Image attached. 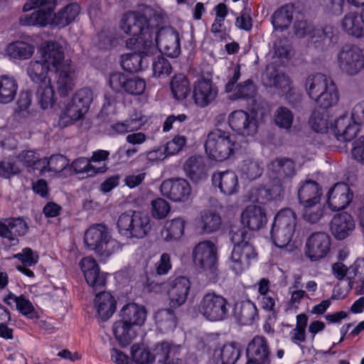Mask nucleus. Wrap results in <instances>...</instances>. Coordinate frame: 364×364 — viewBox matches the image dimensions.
<instances>
[{
    "label": "nucleus",
    "instance_id": "nucleus-57",
    "mask_svg": "<svg viewBox=\"0 0 364 364\" xmlns=\"http://www.w3.org/2000/svg\"><path fill=\"white\" fill-rule=\"evenodd\" d=\"M220 216L213 212H205L201 215L200 226L203 231L206 233L213 232L219 230L221 225Z\"/></svg>",
    "mask_w": 364,
    "mask_h": 364
},
{
    "label": "nucleus",
    "instance_id": "nucleus-37",
    "mask_svg": "<svg viewBox=\"0 0 364 364\" xmlns=\"http://www.w3.org/2000/svg\"><path fill=\"white\" fill-rule=\"evenodd\" d=\"M4 301L8 305L11 306L14 304L16 305V309L24 316L28 318H37L38 314L35 309L31 301L24 295L16 296L10 292L4 299Z\"/></svg>",
    "mask_w": 364,
    "mask_h": 364
},
{
    "label": "nucleus",
    "instance_id": "nucleus-36",
    "mask_svg": "<svg viewBox=\"0 0 364 364\" xmlns=\"http://www.w3.org/2000/svg\"><path fill=\"white\" fill-rule=\"evenodd\" d=\"M186 222L181 217H177L165 222L161 236L166 242H176L179 240L184 234Z\"/></svg>",
    "mask_w": 364,
    "mask_h": 364
},
{
    "label": "nucleus",
    "instance_id": "nucleus-25",
    "mask_svg": "<svg viewBox=\"0 0 364 364\" xmlns=\"http://www.w3.org/2000/svg\"><path fill=\"white\" fill-rule=\"evenodd\" d=\"M240 223L243 228L251 231L262 229L267 223L265 210L258 205H248L241 213Z\"/></svg>",
    "mask_w": 364,
    "mask_h": 364
},
{
    "label": "nucleus",
    "instance_id": "nucleus-22",
    "mask_svg": "<svg viewBox=\"0 0 364 364\" xmlns=\"http://www.w3.org/2000/svg\"><path fill=\"white\" fill-rule=\"evenodd\" d=\"M28 230V225L21 218H11L0 222V237L6 240L11 247L18 245V237L25 235Z\"/></svg>",
    "mask_w": 364,
    "mask_h": 364
},
{
    "label": "nucleus",
    "instance_id": "nucleus-31",
    "mask_svg": "<svg viewBox=\"0 0 364 364\" xmlns=\"http://www.w3.org/2000/svg\"><path fill=\"white\" fill-rule=\"evenodd\" d=\"M270 350L267 340L262 336H255L247 347V357L262 363L269 361Z\"/></svg>",
    "mask_w": 364,
    "mask_h": 364
},
{
    "label": "nucleus",
    "instance_id": "nucleus-48",
    "mask_svg": "<svg viewBox=\"0 0 364 364\" xmlns=\"http://www.w3.org/2000/svg\"><path fill=\"white\" fill-rule=\"evenodd\" d=\"M338 100V90L333 81L314 101L318 107L326 109L337 105Z\"/></svg>",
    "mask_w": 364,
    "mask_h": 364
},
{
    "label": "nucleus",
    "instance_id": "nucleus-12",
    "mask_svg": "<svg viewBox=\"0 0 364 364\" xmlns=\"http://www.w3.org/2000/svg\"><path fill=\"white\" fill-rule=\"evenodd\" d=\"M351 119L353 121V124L348 117L341 116L331 124V129L338 141L352 140L358 132V126L364 124V101L353 107Z\"/></svg>",
    "mask_w": 364,
    "mask_h": 364
},
{
    "label": "nucleus",
    "instance_id": "nucleus-30",
    "mask_svg": "<svg viewBox=\"0 0 364 364\" xmlns=\"http://www.w3.org/2000/svg\"><path fill=\"white\" fill-rule=\"evenodd\" d=\"M355 228V221L353 217L342 213L336 215L331 223V231L337 240H343L348 237Z\"/></svg>",
    "mask_w": 364,
    "mask_h": 364
},
{
    "label": "nucleus",
    "instance_id": "nucleus-46",
    "mask_svg": "<svg viewBox=\"0 0 364 364\" xmlns=\"http://www.w3.org/2000/svg\"><path fill=\"white\" fill-rule=\"evenodd\" d=\"M18 90L16 79L9 75L0 76V103L7 104L13 101Z\"/></svg>",
    "mask_w": 364,
    "mask_h": 364
},
{
    "label": "nucleus",
    "instance_id": "nucleus-35",
    "mask_svg": "<svg viewBox=\"0 0 364 364\" xmlns=\"http://www.w3.org/2000/svg\"><path fill=\"white\" fill-rule=\"evenodd\" d=\"M333 80L321 73L309 75L305 81L304 87L309 97L314 100L328 87Z\"/></svg>",
    "mask_w": 364,
    "mask_h": 364
},
{
    "label": "nucleus",
    "instance_id": "nucleus-24",
    "mask_svg": "<svg viewBox=\"0 0 364 364\" xmlns=\"http://www.w3.org/2000/svg\"><path fill=\"white\" fill-rule=\"evenodd\" d=\"M353 196V192L346 183H337L328 193L327 203L332 211H338L350 204Z\"/></svg>",
    "mask_w": 364,
    "mask_h": 364
},
{
    "label": "nucleus",
    "instance_id": "nucleus-43",
    "mask_svg": "<svg viewBox=\"0 0 364 364\" xmlns=\"http://www.w3.org/2000/svg\"><path fill=\"white\" fill-rule=\"evenodd\" d=\"M144 117L136 114L124 120L117 122L109 127L110 135L125 134L139 129L144 124Z\"/></svg>",
    "mask_w": 364,
    "mask_h": 364
},
{
    "label": "nucleus",
    "instance_id": "nucleus-63",
    "mask_svg": "<svg viewBox=\"0 0 364 364\" xmlns=\"http://www.w3.org/2000/svg\"><path fill=\"white\" fill-rule=\"evenodd\" d=\"M13 257L19 260L22 265L28 267L36 265L39 260L38 253L30 247L23 248L21 252L15 254Z\"/></svg>",
    "mask_w": 364,
    "mask_h": 364
},
{
    "label": "nucleus",
    "instance_id": "nucleus-61",
    "mask_svg": "<svg viewBox=\"0 0 364 364\" xmlns=\"http://www.w3.org/2000/svg\"><path fill=\"white\" fill-rule=\"evenodd\" d=\"M274 120L276 125L279 127L289 129L293 124L294 114L288 108L280 107L274 113Z\"/></svg>",
    "mask_w": 364,
    "mask_h": 364
},
{
    "label": "nucleus",
    "instance_id": "nucleus-56",
    "mask_svg": "<svg viewBox=\"0 0 364 364\" xmlns=\"http://www.w3.org/2000/svg\"><path fill=\"white\" fill-rule=\"evenodd\" d=\"M130 353L133 364H153L151 353L144 345L134 344Z\"/></svg>",
    "mask_w": 364,
    "mask_h": 364
},
{
    "label": "nucleus",
    "instance_id": "nucleus-64",
    "mask_svg": "<svg viewBox=\"0 0 364 364\" xmlns=\"http://www.w3.org/2000/svg\"><path fill=\"white\" fill-rule=\"evenodd\" d=\"M171 207L169 203L162 198H156L151 203V213L154 218H165L169 213Z\"/></svg>",
    "mask_w": 364,
    "mask_h": 364
},
{
    "label": "nucleus",
    "instance_id": "nucleus-50",
    "mask_svg": "<svg viewBox=\"0 0 364 364\" xmlns=\"http://www.w3.org/2000/svg\"><path fill=\"white\" fill-rule=\"evenodd\" d=\"M34 46L24 41L11 43L6 48V53L11 58L18 60L30 58L34 53Z\"/></svg>",
    "mask_w": 364,
    "mask_h": 364
},
{
    "label": "nucleus",
    "instance_id": "nucleus-58",
    "mask_svg": "<svg viewBox=\"0 0 364 364\" xmlns=\"http://www.w3.org/2000/svg\"><path fill=\"white\" fill-rule=\"evenodd\" d=\"M156 323L161 328L173 329L176 326V317L174 312L170 309H161L155 314Z\"/></svg>",
    "mask_w": 364,
    "mask_h": 364
},
{
    "label": "nucleus",
    "instance_id": "nucleus-52",
    "mask_svg": "<svg viewBox=\"0 0 364 364\" xmlns=\"http://www.w3.org/2000/svg\"><path fill=\"white\" fill-rule=\"evenodd\" d=\"M17 159L28 168V172L34 173L36 170H38L41 173L43 158L41 159L36 151H22L17 156Z\"/></svg>",
    "mask_w": 364,
    "mask_h": 364
},
{
    "label": "nucleus",
    "instance_id": "nucleus-29",
    "mask_svg": "<svg viewBox=\"0 0 364 364\" xmlns=\"http://www.w3.org/2000/svg\"><path fill=\"white\" fill-rule=\"evenodd\" d=\"M215 18L210 27L215 41L222 42L225 41L229 34L225 25V20L229 14V9L225 3H219L213 8Z\"/></svg>",
    "mask_w": 364,
    "mask_h": 364
},
{
    "label": "nucleus",
    "instance_id": "nucleus-16",
    "mask_svg": "<svg viewBox=\"0 0 364 364\" xmlns=\"http://www.w3.org/2000/svg\"><path fill=\"white\" fill-rule=\"evenodd\" d=\"M109 85L117 92H125L131 95H141L146 90V82L137 77H129L125 74L116 72L110 74Z\"/></svg>",
    "mask_w": 364,
    "mask_h": 364
},
{
    "label": "nucleus",
    "instance_id": "nucleus-19",
    "mask_svg": "<svg viewBox=\"0 0 364 364\" xmlns=\"http://www.w3.org/2000/svg\"><path fill=\"white\" fill-rule=\"evenodd\" d=\"M193 260L196 266L213 272L218 263V250L215 244L209 240L199 242L193 248Z\"/></svg>",
    "mask_w": 364,
    "mask_h": 364
},
{
    "label": "nucleus",
    "instance_id": "nucleus-42",
    "mask_svg": "<svg viewBox=\"0 0 364 364\" xmlns=\"http://www.w3.org/2000/svg\"><path fill=\"white\" fill-rule=\"evenodd\" d=\"M180 352V346L164 341L157 343L151 353L153 364H168V359L171 356L178 355Z\"/></svg>",
    "mask_w": 364,
    "mask_h": 364
},
{
    "label": "nucleus",
    "instance_id": "nucleus-20",
    "mask_svg": "<svg viewBox=\"0 0 364 364\" xmlns=\"http://www.w3.org/2000/svg\"><path fill=\"white\" fill-rule=\"evenodd\" d=\"M80 267L87 284L95 291L105 287L107 274L100 272V267L94 258L92 257H83L80 262Z\"/></svg>",
    "mask_w": 364,
    "mask_h": 364
},
{
    "label": "nucleus",
    "instance_id": "nucleus-7",
    "mask_svg": "<svg viewBox=\"0 0 364 364\" xmlns=\"http://www.w3.org/2000/svg\"><path fill=\"white\" fill-rule=\"evenodd\" d=\"M117 228L119 235L127 239H142L151 230V219L143 212L129 210L119 215Z\"/></svg>",
    "mask_w": 364,
    "mask_h": 364
},
{
    "label": "nucleus",
    "instance_id": "nucleus-1",
    "mask_svg": "<svg viewBox=\"0 0 364 364\" xmlns=\"http://www.w3.org/2000/svg\"><path fill=\"white\" fill-rule=\"evenodd\" d=\"M41 61H31L27 73L36 83L46 84L53 75L56 89L60 96H67L75 86V69L70 60L64 59L62 46L56 42H47L41 48Z\"/></svg>",
    "mask_w": 364,
    "mask_h": 364
},
{
    "label": "nucleus",
    "instance_id": "nucleus-23",
    "mask_svg": "<svg viewBox=\"0 0 364 364\" xmlns=\"http://www.w3.org/2000/svg\"><path fill=\"white\" fill-rule=\"evenodd\" d=\"M267 172L272 181L283 186L285 180L294 175V163L288 158H277L267 165Z\"/></svg>",
    "mask_w": 364,
    "mask_h": 364
},
{
    "label": "nucleus",
    "instance_id": "nucleus-53",
    "mask_svg": "<svg viewBox=\"0 0 364 364\" xmlns=\"http://www.w3.org/2000/svg\"><path fill=\"white\" fill-rule=\"evenodd\" d=\"M37 96L41 107L43 109H48L53 107L55 102L54 95V87L51 84L50 78L46 84L39 85L37 91Z\"/></svg>",
    "mask_w": 364,
    "mask_h": 364
},
{
    "label": "nucleus",
    "instance_id": "nucleus-45",
    "mask_svg": "<svg viewBox=\"0 0 364 364\" xmlns=\"http://www.w3.org/2000/svg\"><path fill=\"white\" fill-rule=\"evenodd\" d=\"M240 355V348L234 343L225 345L215 349L213 358L216 364H234Z\"/></svg>",
    "mask_w": 364,
    "mask_h": 364
},
{
    "label": "nucleus",
    "instance_id": "nucleus-21",
    "mask_svg": "<svg viewBox=\"0 0 364 364\" xmlns=\"http://www.w3.org/2000/svg\"><path fill=\"white\" fill-rule=\"evenodd\" d=\"M157 47L161 53L168 57L176 58L181 53L180 37L173 28L161 29L156 36Z\"/></svg>",
    "mask_w": 364,
    "mask_h": 364
},
{
    "label": "nucleus",
    "instance_id": "nucleus-14",
    "mask_svg": "<svg viewBox=\"0 0 364 364\" xmlns=\"http://www.w3.org/2000/svg\"><path fill=\"white\" fill-rule=\"evenodd\" d=\"M331 240L324 232H315L307 238L304 246V255L311 262L324 259L330 252Z\"/></svg>",
    "mask_w": 364,
    "mask_h": 364
},
{
    "label": "nucleus",
    "instance_id": "nucleus-44",
    "mask_svg": "<svg viewBox=\"0 0 364 364\" xmlns=\"http://www.w3.org/2000/svg\"><path fill=\"white\" fill-rule=\"evenodd\" d=\"M72 168L75 173L82 175V178L92 177L97 173H103L108 169L107 165L95 166L85 157H80L73 161Z\"/></svg>",
    "mask_w": 364,
    "mask_h": 364
},
{
    "label": "nucleus",
    "instance_id": "nucleus-34",
    "mask_svg": "<svg viewBox=\"0 0 364 364\" xmlns=\"http://www.w3.org/2000/svg\"><path fill=\"white\" fill-rule=\"evenodd\" d=\"M149 55L144 50L122 55L121 66L127 72L137 73L147 67Z\"/></svg>",
    "mask_w": 364,
    "mask_h": 364
},
{
    "label": "nucleus",
    "instance_id": "nucleus-6",
    "mask_svg": "<svg viewBox=\"0 0 364 364\" xmlns=\"http://www.w3.org/2000/svg\"><path fill=\"white\" fill-rule=\"evenodd\" d=\"M84 242L89 250L101 257L107 258L122 250V245L112 237L108 227L102 223L92 225L85 233Z\"/></svg>",
    "mask_w": 364,
    "mask_h": 364
},
{
    "label": "nucleus",
    "instance_id": "nucleus-47",
    "mask_svg": "<svg viewBox=\"0 0 364 364\" xmlns=\"http://www.w3.org/2000/svg\"><path fill=\"white\" fill-rule=\"evenodd\" d=\"M173 97L177 100L186 99L191 93L188 79L182 74L174 75L170 82Z\"/></svg>",
    "mask_w": 364,
    "mask_h": 364
},
{
    "label": "nucleus",
    "instance_id": "nucleus-32",
    "mask_svg": "<svg viewBox=\"0 0 364 364\" xmlns=\"http://www.w3.org/2000/svg\"><path fill=\"white\" fill-rule=\"evenodd\" d=\"M234 316L241 325L252 324L259 317L256 304L249 299L236 303Z\"/></svg>",
    "mask_w": 364,
    "mask_h": 364
},
{
    "label": "nucleus",
    "instance_id": "nucleus-11",
    "mask_svg": "<svg viewBox=\"0 0 364 364\" xmlns=\"http://www.w3.org/2000/svg\"><path fill=\"white\" fill-rule=\"evenodd\" d=\"M294 28L297 37H307L309 43L314 44L316 48L323 49L334 43L336 37L333 26H326L322 28H315L306 21H301L296 22Z\"/></svg>",
    "mask_w": 364,
    "mask_h": 364
},
{
    "label": "nucleus",
    "instance_id": "nucleus-55",
    "mask_svg": "<svg viewBox=\"0 0 364 364\" xmlns=\"http://www.w3.org/2000/svg\"><path fill=\"white\" fill-rule=\"evenodd\" d=\"M272 225L295 231L296 215L290 208L282 209L275 215Z\"/></svg>",
    "mask_w": 364,
    "mask_h": 364
},
{
    "label": "nucleus",
    "instance_id": "nucleus-10",
    "mask_svg": "<svg viewBox=\"0 0 364 364\" xmlns=\"http://www.w3.org/2000/svg\"><path fill=\"white\" fill-rule=\"evenodd\" d=\"M322 189L320 185L314 181H306L298 190L299 203L304 207V218L311 223L317 222L322 216L321 210L311 212V209L316 206L321 200Z\"/></svg>",
    "mask_w": 364,
    "mask_h": 364
},
{
    "label": "nucleus",
    "instance_id": "nucleus-15",
    "mask_svg": "<svg viewBox=\"0 0 364 364\" xmlns=\"http://www.w3.org/2000/svg\"><path fill=\"white\" fill-rule=\"evenodd\" d=\"M337 63L343 72L355 75L364 68V55L358 47L346 45L338 54Z\"/></svg>",
    "mask_w": 364,
    "mask_h": 364
},
{
    "label": "nucleus",
    "instance_id": "nucleus-54",
    "mask_svg": "<svg viewBox=\"0 0 364 364\" xmlns=\"http://www.w3.org/2000/svg\"><path fill=\"white\" fill-rule=\"evenodd\" d=\"M69 161L66 157L61 154H54L49 159L43 158L41 173L45 172H61L67 166Z\"/></svg>",
    "mask_w": 364,
    "mask_h": 364
},
{
    "label": "nucleus",
    "instance_id": "nucleus-4",
    "mask_svg": "<svg viewBox=\"0 0 364 364\" xmlns=\"http://www.w3.org/2000/svg\"><path fill=\"white\" fill-rule=\"evenodd\" d=\"M119 27L124 33L133 36L126 41L128 48H136L143 42L145 46L144 50L148 52V54L156 50L152 43L149 21L141 12L125 13L121 18Z\"/></svg>",
    "mask_w": 364,
    "mask_h": 364
},
{
    "label": "nucleus",
    "instance_id": "nucleus-39",
    "mask_svg": "<svg viewBox=\"0 0 364 364\" xmlns=\"http://www.w3.org/2000/svg\"><path fill=\"white\" fill-rule=\"evenodd\" d=\"M294 232L272 225L270 231L271 240L277 247L285 248L287 251L291 252L296 248L295 244L292 242Z\"/></svg>",
    "mask_w": 364,
    "mask_h": 364
},
{
    "label": "nucleus",
    "instance_id": "nucleus-40",
    "mask_svg": "<svg viewBox=\"0 0 364 364\" xmlns=\"http://www.w3.org/2000/svg\"><path fill=\"white\" fill-rule=\"evenodd\" d=\"M284 191L283 186L272 181L269 187H259L251 190V200L259 203L275 200L281 197Z\"/></svg>",
    "mask_w": 364,
    "mask_h": 364
},
{
    "label": "nucleus",
    "instance_id": "nucleus-2",
    "mask_svg": "<svg viewBox=\"0 0 364 364\" xmlns=\"http://www.w3.org/2000/svg\"><path fill=\"white\" fill-rule=\"evenodd\" d=\"M58 5L57 0H27L23 6V11L29 14L20 16L19 23L23 26L45 28L48 26L65 27L78 16L80 6L77 4H70L55 13Z\"/></svg>",
    "mask_w": 364,
    "mask_h": 364
},
{
    "label": "nucleus",
    "instance_id": "nucleus-8",
    "mask_svg": "<svg viewBox=\"0 0 364 364\" xmlns=\"http://www.w3.org/2000/svg\"><path fill=\"white\" fill-rule=\"evenodd\" d=\"M236 146L234 136L220 129L210 132L204 144L208 156L217 161H223L232 156Z\"/></svg>",
    "mask_w": 364,
    "mask_h": 364
},
{
    "label": "nucleus",
    "instance_id": "nucleus-28",
    "mask_svg": "<svg viewBox=\"0 0 364 364\" xmlns=\"http://www.w3.org/2000/svg\"><path fill=\"white\" fill-rule=\"evenodd\" d=\"M213 184L221 193L231 196L238 192L240 188L238 177L234 171H225L215 173L212 176Z\"/></svg>",
    "mask_w": 364,
    "mask_h": 364
},
{
    "label": "nucleus",
    "instance_id": "nucleus-38",
    "mask_svg": "<svg viewBox=\"0 0 364 364\" xmlns=\"http://www.w3.org/2000/svg\"><path fill=\"white\" fill-rule=\"evenodd\" d=\"M183 170L193 182L198 183L207 178L206 168L202 157H189L183 166Z\"/></svg>",
    "mask_w": 364,
    "mask_h": 364
},
{
    "label": "nucleus",
    "instance_id": "nucleus-33",
    "mask_svg": "<svg viewBox=\"0 0 364 364\" xmlns=\"http://www.w3.org/2000/svg\"><path fill=\"white\" fill-rule=\"evenodd\" d=\"M94 304L99 317L107 321L115 312L117 301L109 292L102 291L96 295Z\"/></svg>",
    "mask_w": 364,
    "mask_h": 364
},
{
    "label": "nucleus",
    "instance_id": "nucleus-41",
    "mask_svg": "<svg viewBox=\"0 0 364 364\" xmlns=\"http://www.w3.org/2000/svg\"><path fill=\"white\" fill-rule=\"evenodd\" d=\"M294 6L286 4L276 10L271 17V23L275 30L284 31L289 27L293 20Z\"/></svg>",
    "mask_w": 364,
    "mask_h": 364
},
{
    "label": "nucleus",
    "instance_id": "nucleus-59",
    "mask_svg": "<svg viewBox=\"0 0 364 364\" xmlns=\"http://www.w3.org/2000/svg\"><path fill=\"white\" fill-rule=\"evenodd\" d=\"M255 94L256 89L253 82L247 80L236 86L234 92L230 96V99L232 100L249 99L253 97Z\"/></svg>",
    "mask_w": 364,
    "mask_h": 364
},
{
    "label": "nucleus",
    "instance_id": "nucleus-18",
    "mask_svg": "<svg viewBox=\"0 0 364 364\" xmlns=\"http://www.w3.org/2000/svg\"><path fill=\"white\" fill-rule=\"evenodd\" d=\"M228 124L232 131L244 136H254L257 132L256 117L242 109L233 111L229 114Z\"/></svg>",
    "mask_w": 364,
    "mask_h": 364
},
{
    "label": "nucleus",
    "instance_id": "nucleus-62",
    "mask_svg": "<svg viewBox=\"0 0 364 364\" xmlns=\"http://www.w3.org/2000/svg\"><path fill=\"white\" fill-rule=\"evenodd\" d=\"M309 123L311 129L316 132H326L328 129V115L326 112H314L309 119Z\"/></svg>",
    "mask_w": 364,
    "mask_h": 364
},
{
    "label": "nucleus",
    "instance_id": "nucleus-9",
    "mask_svg": "<svg viewBox=\"0 0 364 364\" xmlns=\"http://www.w3.org/2000/svg\"><path fill=\"white\" fill-rule=\"evenodd\" d=\"M92 97L93 94L90 89L79 90L60 115L58 125L65 127L81 119L87 112L92 102Z\"/></svg>",
    "mask_w": 364,
    "mask_h": 364
},
{
    "label": "nucleus",
    "instance_id": "nucleus-27",
    "mask_svg": "<svg viewBox=\"0 0 364 364\" xmlns=\"http://www.w3.org/2000/svg\"><path fill=\"white\" fill-rule=\"evenodd\" d=\"M218 95V90L210 80H198L193 86V97L195 103L201 107L208 106Z\"/></svg>",
    "mask_w": 364,
    "mask_h": 364
},
{
    "label": "nucleus",
    "instance_id": "nucleus-17",
    "mask_svg": "<svg viewBox=\"0 0 364 364\" xmlns=\"http://www.w3.org/2000/svg\"><path fill=\"white\" fill-rule=\"evenodd\" d=\"M161 194L173 202L186 203L191 200L192 188L184 178L168 179L160 186Z\"/></svg>",
    "mask_w": 364,
    "mask_h": 364
},
{
    "label": "nucleus",
    "instance_id": "nucleus-60",
    "mask_svg": "<svg viewBox=\"0 0 364 364\" xmlns=\"http://www.w3.org/2000/svg\"><path fill=\"white\" fill-rule=\"evenodd\" d=\"M240 171L247 179L255 180L262 175L263 166L257 161L248 159L242 164Z\"/></svg>",
    "mask_w": 364,
    "mask_h": 364
},
{
    "label": "nucleus",
    "instance_id": "nucleus-5",
    "mask_svg": "<svg viewBox=\"0 0 364 364\" xmlns=\"http://www.w3.org/2000/svg\"><path fill=\"white\" fill-rule=\"evenodd\" d=\"M230 237L234 247L228 261V267L236 274H241L257 262V252L250 242L246 230H232Z\"/></svg>",
    "mask_w": 364,
    "mask_h": 364
},
{
    "label": "nucleus",
    "instance_id": "nucleus-51",
    "mask_svg": "<svg viewBox=\"0 0 364 364\" xmlns=\"http://www.w3.org/2000/svg\"><path fill=\"white\" fill-rule=\"evenodd\" d=\"M308 316L301 313L296 317V326L289 332V336L291 342L299 346L304 343L306 339V329L308 324Z\"/></svg>",
    "mask_w": 364,
    "mask_h": 364
},
{
    "label": "nucleus",
    "instance_id": "nucleus-26",
    "mask_svg": "<svg viewBox=\"0 0 364 364\" xmlns=\"http://www.w3.org/2000/svg\"><path fill=\"white\" fill-rule=\"evenodd\" d=\"M191 287V282L186 277H178L170 281L168 290L169 305L178 308L185 303Z\"/></svg>",
    "mask_w": 364,
    "mask_h": 364
},
{
    "label": "nucleus",
    "instance_id": "nucleus-3",
    "mask_svg": "<svg viewBox=\"0 0 364 364\" xmlns=\"http://www.w3.org/2000/svg\"><path fill=\"white\" fill-rule=\"evenodd\" d=\"M146 316L144 306L134 302L125 304L119 311L120 319L112 326L117 341L122 346L130 343L136 337L139 328L144 326Z\"/></svg>",
    "mask_w": 364,
    "mask_h": 364
},
{
    "label": "nucleus",
    "instance_id": "nucleus-13",
    "mask_svg": "<svg viewBox=\"0 0 364 364\" xmlns=\"http://www.w3.org/2000/svg\"><path fill=\"white\" fill-rule=\"evenodd\" d=\"M229 307V303L225 297L215 291H210L202 297L198 310L207 320L219 321L228 317Z\"/></svg>",
    "mask_w": 364,
    "mask_h": 364
},
{
    "label": "nucleus",
    "instance_id": "nucleus-49",
    "mask_svg": "<svg viewBox=\"0 0 364 364\" xmlns=\"http://www.w3.org/2000/svg\"><path fill=\"white\" fill-rule=\"evenodd\" d=\"M343 29L349 35L360 38L363 35V26L356 11L346 14L341 22Z\"/></svg>",
    "mask_w": 364,
    "mask_h": 364
}]
</instances>
